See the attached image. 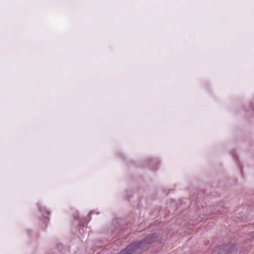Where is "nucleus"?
<instances>
[{
	"mask_svg": "<svg viewBox=\"0 0 254 254\" xmlns=\"http://www.w3.org/2000/svg\"><path fill=\"white\" fill-rule=\"evenodd\" d=\"M155 241V238L153 235L147 236L143 240L140 242L137 247L142 249H146L147 247L144 246L145 244H149L153 243Z\"/></svg>",
	"mask_w": 254,
	"mask_h": 254,
	"instance_id": "obj_1",
	"label": "nucleus"
}]
</instances>
